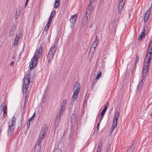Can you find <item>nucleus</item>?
<instances>
[{"label":"nucleus","mask_w":152,"mask_h":152,"mask_svg":"<svg viewBox=\"0 0 152 152\" xmlns=\"http://www.w3.org/2000/svg\"><path fill=\"white\" fill-rule=\"evenodd\" d=\"M43 48L40 46L36 50L33 58L31 59V61L30 63V69H33L36 66L38 59L42 55Z\"/></svg>","instance_id":"nucleus-1"},{"label":"nucleus","mask_w":152,"mask_h":152,"mask_svg":"<svg viewBox=\"0 0 152 152\" xmlns=\"http://www.w3.org/2000/svg\"><path fill=\"white\" fill-rule=\"evenodd\" d=\"M148 50V52L145 56L144 62L143 63V69H144V72L145 73L147 72V71H148L149 68V64L150 61L151 59L152 55V50Z\"/></svg>","instance_id":"nucleus-2"},{"label":"nucleus","mask_w":152,"mask_h":152,"mask_svg":"<svg viewBox=\"0 0 152 152\" xmlns=\"http://www.w3.org/2000/svg\"><path fill=\"white\" fill-rule=\"evenodd\" d=\"M80 88V85L78 82L75 83L73 88V94L71 100L72 101H75L77 98Z\"/></svg>","instance_id":"nucleus-3"},{"label":"nucleus","mask_w":152,"mask_h":152,"mask_svg":"<svg viewBox=\"0 0 152 152\" xmlns=\"http://www.w3.org/2000/svg\"><path fill=\"white\" fill-rule=\"evenodd\" d=\"M11 120V123H9L8 129V134L9 136H10L13 134L15 128L16 119L14 116H13Z\"/></svg>","instance_id":"nucleus-4"},{"label":"nucleus","mask_w":152,"mask_h":152,"mask_svg":"<svg viewBox=\"0 0 152 152\" xmlns=\"http://www.w3.org/2000/svg\"><path fill=\"white\" fill-rule=\"evenodd\" d=\"M56 49L57 46L55 44L53 45L49 50L47 56V59L48 62V64H51V62L56 50Z\"/></svg>","instance_id":"nucleus-5"},{"label":"nucleus","mask_w":152,"mask_h":152,"mask_svg":"<svg viewBox=\"0 0 152 152\" xmlns=\"http://www.w3.org/2000/svg\"><path fill=\"white\" fill-rule=\"evenodd\" d=\"M148 72V71H147V72L145 73L144 72V69H143L142 71L143 77L137 86V91L138 90L139 91H140V90H142L143 88V83L145 81V77L147 75Z\"/></svg>","instance_id":"nucleus-6"},{"label":"nucleus","mask_w":152,"mask_h":152,"mask_svg":"<svg viewBox=\"0 0 152 152\" xmlns=\"http://www.w3.org/2000/svg\"><path fill=\"white\" fill-rule=\"evenodd\" d=\"M92 8V5L90 6V3H89L88 5V7L87 8L86 10V12L85 14V17L84 18V22H85V25H86L87 21L88 19V16L91 13V10Z\"/></svg>","instance_id":"nucleus-7"},{"label":"nucleus","mask_w":152,"mask_h":152,"mask_svg":"<svg viewBox=\"0 0 152 152\" xmlns=\"http://www.w3.org/2000/svg\"><path fill=\"white\" fill-rule=\"evenodd\" d=\"M126 0H120L118 8V12L119 14H121L122 12Z\"/></svg>","instance_id":"nucleus-8"},{"label":"nucleus","mask_w":152,"mask_h":152,"mask_svg":"<svg viewBox=\"0 0 152 152\" xmlns=\"http://www.w3.org/2000/svg\"><path fill=\"white\" fill-rule=\"evenodd\" d=\"M77 18V16L76 15H75L71 16L70 21L71 24V27H73L76 22Z\"/></svg>","instance_id":"nucleus-9"},{"label":"nucleus","mask_w":152,"mask_h":152,"mask_svg":"<svg viewBox=\"0 0 152 152\" xmlns=\"http://www.w3.org/2000/svg\"><path fill=\"white\" fill-rule=\"evenodd\" d=\"M152 8L151 7L146 11L145 14L144 16V22H145L147 21L149 16V14L150 13V11L151 10Z\"/></svg>","instance_id":"nucleus-10"},{"label":"nucleus","mask_w":152,"mask_h":152,"mask_svg":"<svg viewBox=\"0 0 152 152\" xmlns=\"http://www.w3.org/2000/svg\"><path fill=\"white\" fill-rule=\"evenodd\" d=\"M64 110L61 109L59 110V113L57 116V117L55 119L56 121L58 123L59 122L61 119V115L63 114L64 111Z\"/></svg>","instance_id":"nucleus-11"},{"label":"nucleus","mask_w":152,"mask_h":152,"mask_svg":"<svg viewBox=\"0 0 152 152\" xmlns=\"http://www.w3.org/2000/svg\"><path fill=\"white\" fill-rule=\"evenodd\" d=\"M35 113H34L32 115V116L28 120L27 122V126L28 128H29V127L30 126V123H32V121L35 118Z\"/></svg>","instance_id":"nucleus-12"},{"label":"nucleus","mask_w":152,"mask_h":152,"mask_svg":"<svg viewBox=\"0 0 152 152\" xmlns=\"http://www.w3.org/2000/svg\"><path fill=\"white\" fill-rule=\"evenodd\" d=\"M146 28V27H144L143 31L139 35L138 38V40H141L142 38L145 37L144 33L145 31V29Z\"/></svg>","instance_id":"nucleus-13"},{"label":"nucleus","mask_w":152,"mask_h":152,"mask_svg":"<svg viewBox=\"0 0 152 152\" xmlns=\"http://www.w3.org/2000/svg\"><path fill=\"white\" fill-rule=\"evenodd\" d=\"M16 31V28L15 26H13L11 28L9 33V35L12 36L15 34Z\"/></svg>","instance_id":"nucleus-14"},{"label":"nucleus","mask_w":152,"mask_h":152,"mask_svg":"<svg viewBox=\"0 0 152 152\" xmlns=\"http://www.w3.org/2000/svg\"><path fill=\"white\" fill-rule=\"evenodd\" d=\"M119 116V113L118 111H116L115 114L114 119L113 122H115V123H117V121Z\"/></svg>","instance_id":"nucleus-15"},{"label":"nucleus","mask_w":152,"mask_h":152,"mask_svg":"<svg viewBox=\"0 0 152 152\" xmlns=\"http://www.w3.org/2000/svg\"><path fill=\"white\" fill-rule=\"evenodd\" d=\"M28 86L29 85L23 84L22 91L23 94L26 93Z\"/></svg>","instance_id":"nucleus-16"},{"label":"nucleus","mask_w":152,"mask_h":152,"mask_svg":"<svg viewBox=\"0 0 152 152\" xmlns=\"http://www.w3.org/2000/svg\"><path fill=\"white\" fill-rule=\"evenodd\" d=\"M48 130V126L46 125L43 126L41 129V132L46 133H47Z\"/></svg>","instance_id":"nucleus-17"},{"label":"nucleus","mask_w":152,"mask_h":152,"mask_svg":"<svg viewBox=\"0 0 152 152\" xmlns=\"http://www.w3.org/2000/svg\"><path fill=\"white\" fill-rule=\"evenodd\" d=\"M96 49V48H94L92 46H91L89 53L90 55L91 54V56H94V53Z\"/></svg>","instance_id":"nucleus-18"},{"label":"nucleus","mask_w":152,"mask_h":152,"mask_svg":"<svg viewBox=\"0 0 152 152\" xmlns=\"http://www.w3.org/2000/svg\"><path fill=\"white\" fill-rule=\"evenodd\" d=\"M55 14L56 12L55 11H52L51 13L50 16L49 18V20H48V21L51 22L53 18L55 15Z\"/></svg>","instance_id":"nucleus-19"},{"label":"nucleus","mask_w":152,"mask_h":152,"mask_svg":"<svg viewBox=\"0 0 152 152\" xmlns=\"http://www.w3.org/2000/svg\"><path fill=\"white\" fill-rule=\"evenodd\" d=\"M41 149V146L38 145H36L34 149V152H40Z\"/></svg>","instance_id":"nucleus-20"},{"label":"nucleus","mask_w":152,"mask_h":152,"mask_svg":"<svg viewBox=\"0 0 152 152\" xmlns=\"http://www.w3.org/2000/svg\"><path fill=\"white\" fill-rule=\"evenodd\" d=\"M19 37H18L17 35H16L15 38L14 39V45H17L19 40Z\"/></svg>","instance_id":"nucleus-21"},{"label":"nucleus","mask_w":152,"mask_h":152,"mask_svg":"<svg viewBox=\"0 0 152 152\" xmlns=\"http://www.w3.org/2000/svg\"><path fill=\"white\" fill-rule=\"evenodd\" d=\"M66 99H64L61 104V109L65 110L66 105Z\"/></svg>","instance_id":"nucleus-22"},{"label":"nucleus","mask_w":152,"mask_h":152,"mask_svg":"<svg viewBox=\"0 0 152 152\" xmlns=\"http://www.w3.org/2000/svg\"><path fill=\"white\" fill-rule=\"evenodd\" d=\"M30 82V80L26 79L24 77L23 80V84L29 85Z\"/></svg>","instance_id":"nucleus-23"},{"label":"nucleus","mask_w":152,"mask_h":152,"mask_svg":"<svg viewBox=\"0 0 152 152\" xmlns=\"http://www.w3.org/2000/svg\"><path fill=\"white\" fill-rule=\"evenodd\" d=\"M51 22L48 21L47 24L46 25L45 27V28L44 29L45 31H47L49 29V28L51 24Z\"/></svg>","instance_id":"nucleus-24"},{"label":"nucleus","mask_w":152,"mask_h":152,"mask_svg":"<svg viewBox=\"0 0 152 152\" xmlns=\"http://www.w3.org/2000/svg\"><path fill=\"white\" fill-rule=\"evenodd\" d=\"M60 3V1H57L56 0L55 1V3L54 4V7L55 8H58L59 5Z\"/></svg>","instance_id":"nucleus-25"},{"label":"nucleus","mask_w":152,"mask_h":152,"mask_svg":"<svg viewBox=\"0 0 152 152\" xmlns=\"http://www.w3.org/2000/svg\"><path fill=\"white\" fill-rule=\"evenodd\" d=\"M117 123H115V122H113V125L112 127L111 128L110 131H111V132H112L114 129L117 126Z\"/></svg>","instance_id":"nucleus-26"},{"label":"nucleus","mask_w":152,"mask_h":152,"mask_svg":"<svg viewBox=\"0 0 152 152\" xmlns=\"http://www.w3.org/2000/svg\"><path fill=\"white\" fill-rule=\"evenodd\" d=\"M20 10H17L16 12V14L15 16V18L17 19L19 15H20Z\"/></svg>","instance_id":"nucleus-27"},{"label":"nucleus","mask_w":152,"mask_h":152,"mask_svg":"<svg viewBox=\"0 0 152 152\" xmlns=\"http://www.w3.org/2000/svg\"><path fill=\"white\" fill-rule=\"evenodd\" d=\"M43 138H42L39 137V140L37 143L36 145H40L41 146Z\"/></svg>","instance_id":"nucleus-28"},{"label":"nucleus","mask_w":152,"mask_h":152,"mask_svg":"<svg viewBox=\"0 0 152 152\" xmlns=\"http://www.w3.org/2000/svg\"><path fill=\"white\" fill-rule=\"evenodd\" d=\"M43 138H42L39 137V140L37 143L36 145H40L41 146Z\"/></svg>","instance_id":"nucleus-29"},{"label":"nucleus","mask_w":152,"mask_h":152,"mask_svg":"<svg viewBox=\"0 0 152 152\" xmlns=\"http://www.w3.org/2000/svg\"><path fill=\"white\" fill-rule=\"evenodd\" d=\"M43 138H42L39 137V140L37 143L36 145H40L41 146Z\"/></svg>","instance_id":"nucleus-30"},{"label":"nucleus","mask_w":152,"mask_h":152,"mask_svg":"<svg viewBox=\"0 0 152 152\" xmlns=\"http://www.w3.org/2000/svg\"><path fill=\"white\" fill-rule=\"evenodd\" d=\"M107 110V106H105V107L101 112V114L100 115L103 116L105 113V112L106 110Z\"/></svg>","instance_id":"nucleus-31"},{"label":"nucleus","mask_w":152,"mask_h":152,"mask_svg":"<svg viewBox=\"0 0 152 152\" xmlns=\"http://www.w3.org/2000/svg\"><path fill=\"white\" fill-rule=\"evenodd\" d=\"M101 75H102L101 73V72L100 71L99 72V73H98V74L96 77L95 80H98L100 78V77H101Z\"/></svg>","instance_id":"nucleus-32"},{"label":"nucleus","mask_w":152,"mask_h":152,"mask_svg":"<svg viewBox=\"0 0 152 152\" xmlns=\"http://www.w3.org/2000/svg\"><path fill=\"white\" fill-rule=\"evenodd\" d=\"M27 100H28V99H27V97H26L25 99V101L24 102V105L23 107V108L24 110H26V102H27Z\"/></svg>","instance_id":"nucleus-33"},{"label":"nucleus","mask_w":152,"mask_h":152,"mask_svg":"<svg viewBox=\"0 0 152 152\" xmlns=\"http://www.w3.org/2000/svg\"><path fill=\"white\" fill-rule=\"evenodd\" d=\"M45 134L46 133H44L41 132L39 135V137L42 138L43 139L45 137Z\"/></svg>","instance_id":"nucleus-34"},{"label":"nucleus","mask_w":152,"mask_h":152,"mask_svg":"<svg viewBox=\"0 0 152 152\" xmlns=\"http://www.w3.org/2000/svg\"><path fill=\"white\" fill-rule=\"evenodd\" d=\"M3 113H7V106L6 105H4L3 108Z\"/></svg>","instance_id":"nucleus-35"},{"label":"nucleus","mask_w":152,"mask_h":152,"mask_svg":"<svg viewBox=\"0 0 152 152\" xmlns=\"http://www.w3.org/2000/svg\"><path fill=\"white\" fill-rule=\"evenodd\" d=\"M53 152H62L61 150L58 148H55Z\"/></svg>","instance_id":"nucleus-36"},{"label":"nucleus","mask_w":152,"mask_h":152,"mask_svg":"<svg viewBox=\"0 0 152 152\" xmlns=\"http://www.w3.org/2000/svg\"><path fill=\"white\" fill-rule=\"evenodd\" d=\"M98 43L96 42H94L93 44H92V45H91V46L92 47H93L94 48H96L97 46V45L98 44Z\"/></svg>","instance_id":"nucleus-37"},{"label":"nucleus","mask_w":152,"mask_h":152,"mask_svg":"<svg viewBox=\"0 0 152 152\" xmlns=\"http://www.w3.org/2000/svg\"><path fill=\"white\" fill-rule=\"evenodd\" d=\"M152 50V39L150 42L148 48V50Z\"/></svg>","instance_id":"nucleus-38"},{"label":"nucleus","mask_w":152,"mask_h":152,"mask_svg":"<svg viewBox=\"0 0 152 152\" xmlns=\"http://www.w3.org/2000/svg\"><path fill=\"white\" fill-rule=\"evenodd\" d=\"M30 75L29 74H28L26 75L25 77H24V78H25L28 79L30 80Z\"/></svg>","instance_id":"nucleus-39"},{"label":"nucleus","mask_w":152,"mask_h":152,"mask_svg":"<svg viewBox=\"0 0 152 152\" xmlns=\"http://www.w3.org/2000/svg\"><path fill=\"white\" fill-rule=\"evenodd\" d=\"M99 117H100V119H99V120L98 122H99V124H100V122L103 117V116L99 115Z\"/></svg>","instance_id":"nucleus-40"},{"label":"nucleus","mask_w":152,"mask_h":152,"mask_svg":"<svg viewBox=\"0 0 152 152\" xmlns=\"http://www.w3.org/2000/svg\"><path fill=\"white\" fill-rule=\"evenodd\" d=\"M99 125H100L99 123L97 122V125L96 126V131H97V132L99 130Z\"/></svg>","instance_id":"nucleus-41"},{"label":"nucleus","mask_w":152,"mask_h":152,"mask_svg":"<svg viewBox=\"0 0 152 152\" xmlns=\"http://www.w3.org/2000/svg\"><path fill=\"white\" fill-rule=\"evenodd\" d=\"M102 144L101 142H100V143L99 142V145H98V148H97V149H98V150H99V149H100V148L102 147Z\"/></svg>","instance_id":"nucleus-42"},{"label":"nucleus","mask_w":152,"mask_h":152,"mask_svg":"<svg viewBox=\"0 0 152 152\" xmlns=\"http://www.w3.org/2000/svg\"><path fill=\"white\" fill-rule=\"evenodd\" d=\"M139 60V58L137 56L136 58L135 64H136V63L138 62Z\"/></svg>","instance_id":"nucleus-43"},{"label":"nucleus","mask_w":152,"mask_h":152,"mask_svg":"<svg viewBox=\"0 0 152 152\" xmlns=\"http://www.w3.org/2000/svg\"><path fill=\"white\" fill-rule=\"evenodd\" d=\"M134 149V147H132L130 150V152H133Z\"/></svg>","instance_id":"nucleus-44"},{"label":"nucleus","mask_w":152,"mask_h":152,"mask_svg":"<svg viewBox=\"0 0 152 152\" xmlns=\"http://www.w3.org/2000/svg\"><path fill=\"white\" fill-rule=\"evenodd\" d=\"M5 102L4 101H3L2 103H1V107H2V109L3 108V105H4L5 104Z\"/></svg>","instance_id":"nucleus-45"},{"label":"nucleus","mask_w":152,"mask_h":152,"mask_svg":"<svg viewBox=\"0 0 152 152\" xmlns=\"http://www.w3.org/2000/svg\"><path fill=\"white\" fill-rule=\"evenodd\" d=\"M94 1V0H90V6L92 5V3Z\"/></svg>","instance_id":"nucleus-46"},{"label":"nucleus","mask_w":152,"mask_h":152,"mask_svg":"<svg viewBox=\"0 0 152 152\" xmlns=\"http://www.w3.org/2000/svg\"><path fill=\"white\" fill-rule=\"evenodd\" d=\"M99 40V39H97V36H96L95 40L94 42H97L98 43Z\"/></svg>","instance_id":"nucleus-47"},{"label":"nucleus","mask_w":152,"mask_h":152,"mask_svg":"<svg viewBox=\"0 0 152 152\" xmlns=\"http://www.w3.org/2000/svg\"><path fill=\"white\" fill-rule=\"evenodd\" d=\"M10 64L12 66H13L14 65V62L13 61H12Z\"/></svg>","instance_id":"nucleus-48"},{"label":"nucleus","mask_w":152,"mask_h":152,"mask_svg":"<svg viewBox=\"0 0 152 152\" xmlns=\"http://www.w3.org/2000/svg\"><path fill=\"white\" fill-rule=\"evenodd\" d=\"M87 98H86V97L85 99V101H84V104H86V100H87Z\"/></svg>","instance_id":"nucleus-49"},{"label":"nucleus","mask_w":152,"mask_h":152,"mask_svg":"<svg viewBox=\"0 0 152 152\" xmlns=\"http://www.w3.org/2000/svg\"><path fill=\"white\" fill-rule=\"evenodd\" d=\"M72 134H70L69 136V139L70 140H71L72 138Z\"/></svg>","instance_id":"nucleus-50"},{"label":"nucleus","mask_w":152,"mask_h":152,"mask_svg":"<svg viewBox=\"0 0 152 152\" xmlns=\"http://www.w3.org/2000/svg\"><path fill=\"white\" fill-rule=\"evenodd\" d=\"M6 113H3V117L4 118L5 117L6 115Z\"/></svg>","instance_id":"nucleus-51"},{"label":"nucleus","mask_w":152,"mask_h":152,"mask_svg":"<svg viewBox=\"0 0 152 152\" xmlns=\"http://www.w3.org/2000/svg\"><path fill=\"white\" fill-rule=\"evenodd\" d=\"M110 147H109L108 148H107V150L106 151V152H110Z\"/></svg>","instance_id":"nucleus-52"},{"label":"nucleus","mask_w":152,"mask_h":152,"mask_svg":"<svg viewBox=\"0 0 152 152\" xmlns=\"http://www.w3.org/2000/svg\"><path fill=\"white\" fill-rule=\"evenodd\" d=\"M28 2L26 1V3L25 4V7H26V6H27V4H28Z\"/></svg>","instance_id":"nucleus-53"},{"label":"nucleus","mask_w":152,"mask_h":152,"mask_svg":"<svg viewBox=\"0 0 152 152\" xmlns=\"http://www.w3.org/2000/svg\"><path fill=\"white\" fill-rule=\"evenodd\" d=\"M101 151L100 149L98 150V149H97V151L96 152H101Z\"/></svg>","instance_id":"nucleus-54"},{"label":"nucleus","mask_w":152,"mask_h":152,"mask_svg":"<svg viewBox=\"0 0 152 152\" xmlns=\"http://www.w3.org/2000/svg\"><path fill=\"white\" fill-rule=\"evenodd\" d=\"M96 83V81H95V82H93V85H94Z\"/></svg>","instance_id":"nucleus-55"},{"label":"nucleus","mask_w":152,"mask_h":152,"mask_svg":"<svg viewBox=\"0 0 152 152\" xmlns=\"http://www.w3.org/2000/svg\"><path fill=\"white\" fill-rule=\"evenodd\" d=\"M12 57L13 59H15V56H13Z\"/></svg>","instance_id":"nucleus-56"},{"label":"nucleus","mask_w":152,"mask_h":152,"mask_svg":"<svg viewBox=\"0 0 152 152\" xmlns=\"http://www.w3.org/2000/svg\"><path fill=\"white\" fill-rule=\"evenodd\" d=\"M75 115V114H74V113H73L72 114V117L73 116V117H74V116Z\"/></svg>","instance_id":"nucleus-57"},{"label":"nucleus","mask_w":152,"mask_h":152,"mask_svg":"<svg viewBox=\"0 0 152 152\" xmlns=\"http://www.w3.org/2000/svg\"><path fill=\"white\" fill-rule=\"evenodd\" d=\"M108 104V102H107V103H106V105H105V106H107H107Z\"/></svg>","instance_id":"nucleus-58"},{"label":"nucleus","mask_w":152,"mask_h":152,"mask_svg":"<svg viewBox=\"0 0 152 152\" xmlns=\"http://www.w3.org/2000/svg\"><path fill=\"white\" fill-rule=\"evenodd\" d=\"M28 0H26V1H27V2H28Z\"/></svg>","instance_id":"nucleus-59"},{"label":"nucleus","mask_w":152,"mask_h":152,"mask_svg":"<svg viewBox=\"0 0 152 152\" xmlns=\"http://www.w3.org/2000/svg\"><path fill=\"white\" fill-rule=\"evenodd\" d=\"M28 0H26V1H27V2H28Z\"/></svg>","instance_id":"nucleus-60"}]
</instances>
